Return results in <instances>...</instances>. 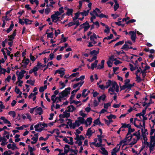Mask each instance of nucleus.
<instances>
[{"mask_svg":"<svg viewBox=\"0 0 155 155\" xmlns=\"http://www.w3.org/2000/svg\"><path fill=\"white\" fill-rule=\"evenodd\" d=\"M25 23L26 25L31 24V23L32 21L29 20L27 18L24 19Z\"/></svg>","mask_w":155,"mask_h":155,"instance_id":"nucleus-61","label":"nucleus"},{"mask_svg":"<svg viewBox=\"0 0 155 155\" xmlns=\"http://www.w3.org/2000/svg\"><path fill=\"white\" fill-rule=\"evenodd\" d=\"M67 111H65L63 112V114H61L59 115L60 118L69 117L70 115V113H68Z\"/></svg>","mask_w":155,"mask_h":155,"instance_id":"nucleus-16","label":"nucleus"},{"mask_svg":"<svg viewBox=\"0 0 155 155\" xmlns=\"http://www.w3.org/2000/svg\"><path fill=\"white\" fill-rule=\"evenodd\" d=\"M79 73L78 72H76L75 73H73L71 74L70 76H69V78H72L73 77H76L78 76Z\"/></svg>","mask_w":155,"mask_h":155,"instance_id":"nucleus-57","label":"nucleus"},{"mask_svg":"<svg viewBox=\"0 0 155 155\" xmlns=\"http://www.w3.org/2000/svg\"><path fill=\"white\" fill-rule=\"evenodd\" d=\"M61 69H62V70L59 69L56 70L54 74H56L58 73L60 74V76L61 77H62L64 74V71H65V70L63 68H61Z\"/></svg>","mask_w":155,"mask_h":155,"instance_id":"nucleus-18","label":"nucleus"},{"mask_svg":"<svg viewBox=\"0 0 155 155\" xmlns=\"http://www.w3.org/2000/svg\"><path fill=\"white\" fill-rule=\"evenodd\" d=\"M101 152L102 154L105 155H108V152L104 148L102 147L101 148Z\"/></svg>","mask_w":155,"mask_h":155,"instance_id":"nucleus-32","label":"nucleus"},{"mask_svg":"<svg viewBox=\"0 0 155 155\" xmlns=\"http://www.w3.org/2000/svg\"><path fill=\"white\" fill-rule=\"evenodd\" d=\"M132 139L131 137V135L127 134L125 138L121 141L120 143V144L123 147L125 145H130L132 146L134 144H132Z\"/></svg>","mask_w":155,"mask_h":155,"instance_id":"nucleus-3","label":"nucleus"},{"mask_svg":"<svg viewBox=\"0 0 155 155\" xmlns=\"http://www.w3.org/2000/svg\"><path fill=\"white\" fill-rule=\"evenodd\" d=\"M111 103H105L104 104V108L107 109L108 107L111 106Z\"/></svg>","mask_w":155,"mask_h":155,"instance_id":"nucleus-59","label":"nucleus"},{"mask_svg":"<svg viewBox=\"0 0 155 155\" xmlns=\"http://www.w3.org/2000/svg\"><path fill=\"white\" fill-rule=\"evenodd\" d=\"M92 122V118L91 117L87 118L86 120H85V123L84 124H85L86 127H88L91 125Z\"/></svg>","mask_w":155,"mask_h":155,"instance_id":"nucleus-20","label":"nucleus"},{"mask_svg":"<svg viewBox=\"0 0 155 155\" xmlns=\"http://www.w3.org/2000/svg\"><path fill=\"white\" fill-rule=\"evenodd\" d=\"M95 132V130L94 129H92L91 128H88L87 130L86 134V135L88 136L89 138L92 135V134Z\"/></svg>","mask_w":155,"mask_h":155,"instance_id":"nucleus-12","label":"nucleus"},{"mask_svg":"<svg viewBox=\"0 0 155 155\" xmlns=\"http://www.w3.org/2000/svg\"><path fill=\"white\" fill-rule=\"evenodd\" d=\"M99 49H98L97 51L93 50L90 52V54L91 55H94L95 56H96V55L99 53Z\"/></svg>","mask_w":155,"mask_h":155,"instance_id":"nucleus-39","label":"nucleus"},{"mask_svg":"<svg viewBox=\"0 0 155 155\" xmlns=\"http://www.w3.org/2000/svg\"><path fill=\"white\" fill-rule=\"evenodd\" d=\"M137 122H139V120H138L137 118H135L133 122V124L136 127H138Z\"/></svg>","mask_w":155,"mask_h":155,"instance_id":"nucleus-63","label":"nucleus"},{"mask_svg":"<svg viewBox=\"0 0 155 155\" xmlns=\"http://www.w3.org/2000/svg\"><path fill=\"white\" fill-rule=\"evenodd\" d=\"M31 140H33L32 141H31V143L32 144H35V143H36L37 142L38 140V139H37V138H36L34 137H33L32 138H31Z\"/></svg>","mask_w":155,"mask_h":155,"instance_id":"nucleus-58","label":"nucleus"},{"mask_svg":"<svg viewBox=\"0 0 155 155\" xmlns=\"http://www.w3.org/2000/svg\"><path fill=\"white\" fill-rule=\"evenodd\" d=\"M98 62V61L97 60H96L94 63L92 64H91V69L93 70L94 68L97 67V64Z\"/></svg>","mask_w":155,"mask_h":155,"instance_id":"nucleus-36","label":"nucleus"},{"mask_svg":"<svg viewBox=\"0 0 155 155\" xmlns=\"http://www.w3.org/2000/svg\"><path fill=\"white\" fill-rule=\"evenodd\" d=\"M121 146L120 143L117 145L111 152V155H122L123 153L120 151V148Z\"/></svg>","mask_w":155,"mask_h":155,"instance_id":"nucleus-6","label":"nucleus"},{"mask_svg":"<svg viewBox=\"0 0 155 155\" xmlns=\"http://www.w3.org/2000/svg\"><path fill=\"white\" fill-rule=\"evenodd\" d=\"M61 15L59 12L57 11L54 12V13L51 15V18L53 22H56L59 20L61 18Z\"/></svg>","mask_w":155,"mask_h":155,"instance_id":"nucleus-7","label":"nucleus"},{"mask_svg":"<svg viewBox=\"0 0 155 155\" xmlns=\"http://www.w3.org/2000/svg\"><path fill=\"white\" fill-rule=\"evenodd\" d=\"M70 87H68L64 90L59 94V97H55V95H52L51 97V99L53 101V104L61 102V98L67 96L70 93Z\"/></svg>","mask_w":155,"mask_h":155,"instance_id":"nucleus-2","label":"nucleus"},{"mask_svg":"<svg viewBox=\"0 0 155 155\" xmlns=\"http://www.w3.org/2000/svg\"><path fill=\"white\" fill-rule=\"evenodd\" d=\"M80 26L82 28H83L84 29V32L87 31L90 28V26L89 25L88 23L86 21L84 23H83L82 25H81Z\"/></svg>","mask_w":155,"mask_h":155,"instance_id":"nucleus-15","label":"nucleus"},{"mask_svg":"<svg viewBox=\"0 0 155 155\" xmlns=\"http://www.w3.org/2000/svg\"><path fill=\"white\" fill-rule=\"evenodd\" d=\"M42 112L43 110L41 107H39L37 108L35 107V114L37 115L38 114L40 115L42 114Z\"/></svg>","mask_w":155,"mask_h":155,"instance_id":"nucleus-21","label":"nucleus"},{"mask_svg":"<svg viewBox=\"0 0 155 155\" xmlns=\"http://www.w3.org/2000/svg\"><path fill=\"white\" fill-rule=\"evenodd\" d=\"M26 83L28 84H29L32 86H34L35 83V80L32 81L31 79H29L27 81Z\"/></svg>","mask_w":155,"mask_h":155,"instance_id":"nucleus-50","label":"nucleus"},{"mask_svg":"<svg viewBox=\"0 0 155 155\" xmlns=\"http://www.w3.org/2000/svg\"><path fill=\"white\" fill-rule=\"evenodd\" d=\"M141 129V130L142 135H146L147 134H148V133L147 132V129L145 128V126L143 127Z\"/></svg>","mask_w":155,"mask_h":155,"instance_id":"nucleus-30","label":"nucleus"},{"mask_svg":"<svg viewBox=\"0 0 155 155\" xmlns=\"http://www.w3.org/2000/svg\"><path fill=\"white\" fill-rule=\"evenodd\" d=\"M47 8L45 10V14L46 15H48L51 12V8L49 7L48 5H46Z\"/></svg>","mask_w":155,"mask_h":155,"instance_id":"nucleus-28","label":"nucleus"},{"mask_svg":"<svg viewBox=\"0 0 155 155\" xmlns=\"http://www.w3.org/2000/svg\"><path fill=\"white\" fill-rule=\"evenodd\" d=\"M87 90L86 89H84L83 90L82 94V97H85L88 95V93H87Z\"/></svg>","mask_w":155,"mask_h":155,"instance_id":"nucleus-40","label":"nucleus"},{"mask_svg":"<svg viewBox=\"0 0 155 155\" xmlns=\"http://www.w3.org/2000/svg\"><path fill=\"white\" fill-rule=\"evenodd\" d=\"M28 126L25 125H24L20 127H16L15 128V129L18 130H22L24 128H26L28 127Z\"/></svg>","mask_w":155,"mask_h":155,"instance_id":"nucleus-54","label":"nucleus"},{"mask_svg":"<svg viewBox=\"0 0 155 155\" xmlns=\"http://www.w3.org/2000/svg\"><path fill=\"white\" fill-rule=\"evenodd\" d=\"M26 72V71L24 70H22L20 72H18V71L16 72V74L17 75V79H21L24 76V74Z\"/></svg>","mask_w":155,"mask_h":155,"instance_id":"nucleus-10","label":"nucleus"},{"mask_svg":"<svg viewBox=\"0 0 155 155\" xmlns=\"http://www.w3.org/2000/svg\"><path fill=\"white\" fill-rule=\"evenodd\" d=\"M83 130V127L81 126L78 128V129H76L75 130V132H74L75 134L76 135V137H80L79 134L81 133V131Z\"/></svg>","mask_w":155,"mask_h":155,"instance_id":"nucleus-17","label":"nucleus"},{"mask_svg":"<svg viewBox=\"0 0 155 155\" xmlns=\"http://www.w3.org/2000/svg\"><path fill=\"white\" fill-rule=\"evenodd\" d=\"M95 39H97V37H99L98 35H97L95 34L94 33L93 35L91 36L90 37V38L91 42L93 43V44H95L96 43V42L95 41L94 39H93V37Z\"/></svg>","mask_w":155,"mask_h":155,"instance_id":"nucleus-19","label":"nucleus"},{"mask_svg":"<svg viewBox=\"0 0 155 155\" xmlns=\"http://www.w3.org/2000/svg\"><path fill=\"white\" fill-rule=\"evenodd\" d=\"M28 150L30 153V154L33 153V151L35 150V149L34 147H31L30 146H28Z\"/></svg>","mask_w":155,"mask_h":155,"instance_id":"nucleus-44","label":"nucleus"},{"mask_svg":"<svg viewBox=\"0 0 155 155\" xmlns=\"http://www.w3.org/2000/svg\"><path fill=\"white\" fill-rule=\"evenodd\" d=\"M76 109V108L72 105H71L67 108V111L69 112H73Z\"/></svg>","mask_w":155,"mask_h":155,"instance_id":"nucleus-22","label":"nucleus"},{"mask_svg":"<svg viewBox=\"0 0 155 155\" xmlns=\"http://www.w3.org/2000/svg\"><path fill=\"white\" fill-rule=\"evenodd\" d=\"M29 60L28 58H26L25 57L24 58V60L22 61V63L25 64V67H26V66L28 64Z\"/></svg>","mask_w":155,"mask_h":155,"instance_id":"nucleus-29","label":"nucleus"},{"mask_svg":"<svg viewBox=\"0 0 155 155\" xmlns=\"http://www.w3.org/2000/svg\"><path fill=\"white\" fill-rule=\"evenodd\" d=\"M142 149H141L139 152L138 153H137L134 155H147V154L146 152L144 151L143 152L141 153V151L142 150Z\"/></svg>","mask_w":155,"mask_h":155,"instance_id":"nucleus-45","label":"nucleus"},{"mask_svg":"<svg viewBox=\"0 0 155 155\" xmlns=\"http://www.w3.org/2000/svg\"><path fill=\"white\" fill-rule=\"evenodd\" d=\"M107 117L108 119H115L116 118V117L115 115H113L112 114H110L109 116H107Z\"/></svg>","mask_w":155,"mask_h":155,"instance_id":"nucleus-51","label":"nucleus"},{"mask_svg":"<svg viewBox=\"0 0 155 155\" xmlns=\"http://www.w3.org/2000/svg\"><path fill=\"white\" fill-rule=\"evenodd\" d=\"M149 147L150 152L153 151L155 149V143L150 142Z\"/></svg>","mask_w":155,"mask_h":155,"instance_id":"nucleus-24","label":"nucleus"},{"mask_svg":"<svg viewBox=\"0 0 155 155\" xmlns=\"http://www.w3.org/2000/svg\"><path fill=\"white\" fill-rule=\"evenodd\" d=\"M129 34L130 36L131 40L134 42L136 38V32L134 31H130L129 32Z\"/></svg>","mask_w":155,"mask_h":155,"instance_id":"nucleus-13","label":"nucleus"},{"mask_svg":"<svg viewBox=\"0 0 155 155\" xmlns=\"http://www.w3.org/2000/svg\"><path fill=\"white\" fill-rule=\"evenodd\" d=\"M84 82V81H81L80 82L75 84L73 85V88L75 89L78 87H80L82 86Z\"/></svg>","mask_w":155,"mask_h":155,"instance_id":"nucleus-27","label":"nucleus"},{"mask_svg":"<svg viewBox=\"0 0 155 155\" xmlns=\"http://www.w3.org/2000/svg\"><path fill=\"white\" fill-rule=\"evenodd\" d=\"M47 85H45L43 86L40 87L39 88V91L40 92H42L47 88Z\"/></svg>","mask_w":155,"mask_h":155,"instance_id":"nucleus-48","label":"nucleus"},{"mask_svg":"<svg viewBox=\"0 0 155 155\" xmlns=\"http://www.w3.org/2000/svg\"><path fill=\"white\" fill-rule=\"evenodd\" d=\"M38 71V69L35 68H34L32 69L29 71V73L30 74H31L32 73H34V74L35 76H37L38 75L37 71Z\"/></svg>","mask_w":155,"mask_h":155,"instance_id":"nucleus-26","label":"nucleus"},{"mask_svg":"<svg viewBox=\"0 0 155 155\" xmlns=\"http://www.w3.org/2000/svg\"><path fill=\"white\" fill-rule=\"evenodd\" d=\"M4 136L5 138H6L7 139H9V133L7 132L6 131H4Z\"/></svg>","mask_w":155,"mask_h":155,"instance_id":"nucleus-53","label":"nucleus"},{"mask_svg":"<svg viewBox=\"0 0 155 155\" xmlns=\"http://www.w3.org/2000/svg\"><path fill=\"white\" fill-rule=\"evenodd\" d=\"M47 125L45 123H39L37 124L35 126V130L37 131H41L42 130L45 128L47 127Z\"/></svg>","mask_w":155,"mask_h":155,"instance_id":"nucleus-5","label":"nucleus"},{"mask_svg":"<svg viewBox=\"0 0 155 155\" xmlns=\"http://www.w3.org/2000/svg\"><path fill=\"white\" fill-rule=\"evenodd\" d=\"M107 85L106 84V86H104L103 84H101L98 86V87L102 90H104L105 89H107Z\"/></svg>","mask_w":155,"mask_h":155,"instance_id":"nucleus-56","label":"nucleus"},{"mask_svg":"<svg viewBox=\"0 0 155 155\" xmlns=\"http://www.w3.org/2000/svg\"><path fill=\"white\" fill-rule=\"evenodd\" d=\"M106 97V96L105 94H103L101 96L98 97V100L99 102H100L101 100L103 101H104L105 100Z\"/></svg>","mask_w":155,"mask_h":155,"instance_id":"nucleus-41","label":"nucleus"},{"mask_svg":"<svg viewBox=\"0 0 155 155\" xmlns=\"http://www.w3.org/2000/svg\"><path fill=\"white\" fill-rule=\"evenodd\" d=\"M73 12V9H72L68 8L67 9L66 14L68 16L71 15L72 16V13Z\"/></svg>","mask_w":155,"mask_h":155,"instance_id":"nucleus-42","label":"nucleus"},{"mask_svg":"<svg viewBox=\"0 0 155 155\" xmlns=\"http://www.w3.org/2000/svg\"><path fill=\"white\" fill-rule=\"evenodd\" d=\"M76 120L80 125L82 124H84L85 123V120L84 119V118L81 117H78L77 120Z\"/></svg>","mask_w":155,"mask_h":155,"instance_id":"nucleus-23","label":"nucleus"},{"mask_svg":"<svg viewBox=\"0 0 155 155\" xmlns=\"http://www.w3.org/2000/svg\"><path fill=\"white\" fill-rule=\"evenodd\" d=\"M84 138L83 135H80V137H76L74 139L76 140L75 143L77 144L78 146H80L82 144V140H84Z\"/></svg>","mask_w":155,"mask_h":155,"instance_id":"nucleus-8","label":"nucleus"},{"mask_svg":"<svg viewBox=\"0 0 155 155\" xmlns=\"http://www.w3.org/2000/svg\"><path fill=\"white\" fill-rule=\"evenodd\" d=\"M150 138V142L155 143V133L153 135H151Z\"/></svg>","mask_w":155,"mask_h":155,"instance_id":"nucleus-49","label":"nucleus"},{"mask_svg":"<svg viewBox=\"0 0 155 155\" xmlns=\"http://www.w3.org/2000/svg\"><path fill=\"white\" fill-rule=\"evenodd\" d=\"M14 26V24L13 23L11 25L9 28H8L6 31L7 33H8L12 31L13 28Z\"/></svg>","mask_w":155,"mask_h":155,"instance_id":"nucleus-52","label":"nucleus"},{"mask_svg":"<svg viewBox=\"0 0 155 155\" xmlns=\"http://www.w3.org/2000/svg\"><path fill=\"white\" fill-rule=\"evenodd\" d=\"M79 114L84 118L87 117V114L84 113L83 110H81L79 113Z\"/></svg>","mask_w":155,"mask_h":155,"instance_id":"nucleus-46","label":"nucleus"},{"mask_svg":"<svg viewBox=\"0 0 155 155\" xmlns=\"http://www.w3.org/2000/svg\"><path fill=\"white\" fill-rule=\"evenodd\" d=\"M16 30H15L14 31V32L12 35L8 36V37L9 38L8 40L10 41H12L14 38V37L16 35Z\"/></svg>","mask_w":155,"mask_h":155,"instance_id":"nucleus-25","label":"nucleus"},{"mask_svg":"<svg viewBox=\"0 0 155 155\" xmlns=\"http://www.w3.org/2000/svg\"><path fill=\"white\" fill-rule=\"evenodd\" d=\"M12 154H13V153L11 151L9 150L8 151H5L3 154V155H11Z\"/></svg>","mask_w":155,"mask_h":155,"instance_id":"nucleus-64","label":"nucleus"},{"mask_svg":"<svg viewBox=\"0 0 155 155\" xmlns=\"http://www.w3.org/2000/svg\"><path fill=\"white\" fill-rule=\"evenodd\" d=\"M89 10H87V11L84 10L83 12H80L81 15H82L83 16H86L88 15L89 13Z\"/></svg>","mask_w":155,"mask_h":155,"instance_id":"nucleus-38","label":"nucleus"},{"mask_svg":"<svg viewBox=\"0 0 155 155\" xmlns=\"http://www.w3.org/2000/svg\"><path fill=\"white\" fill-rule=\"evenodd\" d=\"M8 114L12 116L13 117H15V112L14 111H10L8 112Z\"/></svg>","mask_w":155,"mask_h":155,"instance_id":"nucleus-62","label":"nucleus"},{"mask_svg":"<svg viewBox=\"0 0 155 155\" xmlns=\"http://www.w3.org/2000/svg\"><path fill=\"white\" fill-rule=\"evenodd\" d=\"M124 84L129 87V88H130L132 87V84H129V82H130V80L129 79H126L124 81Z\"/></svg>","mask_w":155,"mask_h":155,"instance_id":"nucleus-37","label":"nucleus"},{"mask_svg":"<svg viewBox=\"0 0 155 155\" xmlns=\"http://www.w3.org/2000/svg\"><path fill=\"white\" fill-rule=\"evenodd\" d=\"M129 48V45L125 42V44L123 46L121 49L127 51Z\"/></svg>","mask_w":155,"mask_h":155,"instance_id":"nucleus-35","label":"nucleus"},{"mask_svg":"<svg viewBox=\"0 0 155 155\" xmlns=\"http://www.w3.org/2000/svg\"><path fill=\"white\" fill-rule=\"evenodd\" d=\"M90 14L91 15H94L97 17H98L99 15L95 9L92 12H90Z\"/></svg>","mask_w":155,"mask_h":155,"instance_id":"nucleus-60","label":"nucleus"},{"mask_svg":"<svg viewBox=\"0 0 155 155\" xmlns=\"http://www.w3.org/2000/svg\"><path fill=\"white\" fill-rule=\"evenodd\" d=\"M68 124L70 128L75 129L77 127H79L80 124L76 120L74 123H72L71 121L68 123Z\"/></svg>","mask_w":155,"mask_h":155,"instance_id":"nucleus-9","label":"nucleus"},{"mask_svg":"<svg viewBox=\"0 0 155 155\" xmlns=\"http://www.w3.org/2000/svg\"><path fill=\"white\" fill-rule=\"evenodd\" d=\"M124 43V41H119L114 46V47L119 46V45H123Z\"/></svg>","mask_w":155,"mask_h":155,"instance_id":"nucleus-55","label":"nucleus"},{"mask_svg":"<svg viewBox=\"0 0 155 155\" xmlns=\"http://www.w3.org/2000/svg\"><path fill=\"white\" fill-rule=\"evenodd\" d=\"M7 147L8 149H11L13 150L18 149L15 143H13L12 144L9 143L7 145Z\"/></svg>","mask_w":155,"mask_h":155,"instance_id":"nucleus-11","label":"nucleus"},{"mask_svg":"<svg viewBox=\"0 0 155 155\" xmlns=\"http://www.w3.org/2000/svg\"><path fill=\"white\" fill-rule=\"evenodd\" d=\"M129 66L130 67V70L131 71H132L136 70L138 68L137 66V65L135 66V67H134L133 65L131 64H129Z\"/></svg>","mask_w":155,"mask_h":155,"instance_id":"nucleus-47","label":"nucleus"},{"mask_svg":"<svg viewBox=\"0 0 155 155\" xmlns=\"http://www.w3.org/2000/svg\"><path fill=\"white\" fill-rule=\"evenodd\" d=\"M69 145H66L64 147V152L65 153H67L69 151Z\"/></svg>","mask_w":155,"mask_h":155,"instance_id":"nucleus-43","label":"nucleus"},{"mask_svg":"<svg viewBox=\"0 0 155 155\" xmlns=\"http://www.w3.org/2000/svg\"><path fill=\"white\" fill-rule=\"evenodd\" d=\"M0 119L3 120L4 123L8 124H11V123L5 117H2L0 118Z\"/></svg>","mask_w":155,"mask_h":155,"instance_id":"nucleus-34","label":"nucleus"},{"mask_svg":"<svg viewBox=\"0 0 155 155\" xmlns=\"http://www.w3.org/2000/svg\"><path fill=\"white\" fill-rule=\"evenodd\" d=\"M107 88L110 87L108 90L109 93L111 95L114 94L115 92H118L119 91V86L117 83L114 81L108 80L106 83Z\"/></svg>","mask_w":155,"mask_h":155,"instance_id":"nucleus-1","label":"nucleus"},{"mask_svg":"<svg viewBox=\"0 0 155 155\" xmlns=\"http://www.w3.org/2000/svg\"><path fill=\"white\" fill-rule=\"evenodd\" d=\"M63 140L66 143H68L71 145L73 144V138L72 137H68L67 138H65L63 139Z\"/></svg>","mask_w":155,"mask_h":155,"instance_id":"nucleus-14","label":"nucleus"},{"mask_svg":"<svg viewBox=\"0 0 155 155\" xmlns=\"http://www.w3.org/2000/svg\"><path fill=\"white\" fill-rule=\"evenodd\" d=\"M104 60H102L101 61V64H99L97 66V69H100L103 68L104 67Z\"/></svg>","mask_w":155,"mask_h":155,"instance_id":"nucleus-33","label":"nucleus"},{"mask_svg":"<svg viewBox=\"0 0 155 155\" xmlns=\"http://www.w3.org/2000/svg\"><path fill=\"white\" fill-rule=\"evenodd\" d=\"M2 143L1 144L2 146H4L8 142H7V139H6L4 137H1Z\"/></svg>","mask_w":155,"mask_h":155,"instance_id":"nucleus-31","label":"nucleus"},{"mask_svg":"<svg viewBox=\"0 0 155 155\" xmlns=\"http://www.w3.org/2000/svg\"><path fill=\"white\" fill-rule=\"evenodd\" d=\"M140 130H138L137 131L135 132L132 135H131L132 139V144H135L137 141L140 138L141 135Z\"/></svg>","mask_w":155,"mask_h":155,"instance_id":"nucleus-4","label":"nucleus"}]
</instances>
